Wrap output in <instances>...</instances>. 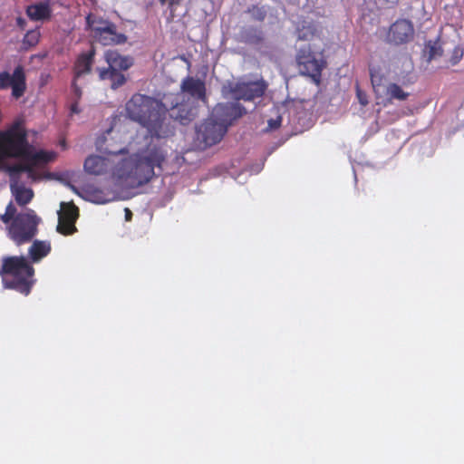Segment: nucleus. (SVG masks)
Listing matches in <instances>:
<instances>
[{"instance_id":"nucleus-38","label":"nucleus","mask_w":464,"mask_h":464,"mask_svg":"<svg viewBox=\"0 0 464 464\" xmlns=\"http://www.w3.org/2000/svg\"><path fill=\"white\" fill-rule=\"evenodd\" d=\"M0 219L4 224L10 225L11 222H13V220L14 219V218L10 216L9 214L4 213L3 215H1Z\"/></svg>"},{"instance_id":"nucleus-20","label":"nucleus","mask_w":464,"mask_h":464,"mask_svg":"<svg viewBox=\"0 0 464 464\" xmlns=\"http://www.w3.org/2000/svg\"><path fill=\"white\" fill-rule=\"evenodd\" d=\"M85 30L89 32L90 36L93 39L98 34L102 32L106 26L110 25L112 22L105 19L95 13H90L85 17Z\"/></svg>"},{"instance_id":"nucleus-4","label":"nucleus","mask_w":464,"mask_h":464,"mask_svg":"<svg viewBox=\"0 0 464 464\" xmlns=\"http://www.w3.org/2000/svg\"><path fill=\"white\" fill-rule=\"evenodd\" d=\"M56 154L54 152L43 150L34 152L28 145L22 157L23 162L7 165L5 167V170L9 177H12L13 179L17 178V174L25 172L29 179L36 181L41 179V175L35 169L44 167L47 163L53 160Z\"/></svg>"},{"instance_id":"nucleus-22","label":"nucleus","mask_w":464,"mask_h":464,"mask_svg":"<svg viewBox=\"0 0 464 464\" xmlns=\"http://www.w3.org/2000/svg\"><path fill=\"white\" fill-rule=\"evenodd\" d=\"M51 252V244L46 241L35 240L29 247V256L34 263L39 262Z\"/></svg>"},{"instance_id":"nucleus-13","label":"nucleus","mask_w":464,"mask_h":464,"mask_svg":"<svg viewBox=\"0 0 464 464\" xmlns=\"http://www.w3.org/2000/svg\"><path fill=\"white\" fill-rule=\"evenodd\" d=\"M92 40L103 46H113L124 44L128 37L124 34L118 32L117 25L112 22L110 25L102 30Z\"/></svg>"},{"instance_id":"nucleus-36","label":"nucleus","mask_w":464,"mask_h":464,"mask_svg":"<svg viewBox=\"0 0 464 464\" xmlns=\"http://www.w3.org/2000/svg\"><path fill=\"white\" fill-rule=\"evenodd\" d=\"M282 119L281 117H277V119H270L268 121V128L270 130H276L280 127Z\"/></svg>"},{"instance_id":"nucleus-30","label":"nucleus","mask_w":464,"mask_h":464,"mask_svg":"<svg viewBox=\"0 0 464 464\" xmlns=\"http://www.w3.org/2000/svg\"><path fill=\"white\" fill-rule=\"evenodd\" d=\"M247 12L251 14L252 18L258 22H263L267 14V11L265 6H259L257 5H252L248 8Z\"/></svg>"},{"instance_id":"nucleus-16","label":"nucleus","mask_w":464,"mask_h":464,"mask_svg":"<svg viewBox=\"0 0 464 464\" xmlns=\"http://www.w3.org/2000/svg\"><path fill=\"white\" fill-rule=\"evenodd\" d=\"M180 89L182 92L188 93L196 100L205 101L207 98L205 82L198 78L187 76L182 80Z\"/></svg>"},{"instance_id":"nucleus-31","label":"nucleus","mask_w":464,"mask_h":464,"mask_svg":"<svg viewBox=\"0 0 464 464\" xmlns=\"http://www.w3.org/2000/svg\"><path fill=\"white\" fill-rule=\"evenodd\" d=\"M86 193L88 194L90 200L94 203L104 204L107 202L102 192L98 189L89 188L86 190Z\"/></svg>"},{"instance_id":"nucleus-6","label":"nucleus","mask_w":464,"mask_h":464,"mask_svg":"<svg viewBox=\"0 0 464 464\" xmlns=\"http://www.w3.org/2000/svg\"><path fill=\"white\" fill-rule=\"evenodd\" d=\"M267 89V84L264 80L257 81H238L228 85V93L238 102L243 100L251 102L261 98Z\"/></svg>"},{"instance_id":"nucleus-1","label":"nucleus","mask_w":464,"mask_h":464,"mask_svg":"<svg viewBox=\"0 0 464 464\" xmlns=\"http://www.w3.org/2000/svg\"><path fill=\"white\" fill-rule=\"evenodd\" d=\"M108 153L116 159L111 162L98 155L89 156L83 164L85 171L92 175H102L111 168L114 181L130 188L148 184L155 176V169H162L168 157L164 148L152 142L135 153H129L127 149Z\"/></svg>"},{"instance_id":"nucleus-3","label":"nucleus","mask_w":464,"mask_h":464,"mask_svg":"<svg viewBox=\"0 0 464 464\" xmlns=\"http://www.w3.org/2000/svg\"><path fill=\"white\" fill-rule=\"evenodd\" d=\"M3 285L28 295L34 283V268L24 256H7L2 258Z\"/></svg>"},{"instance_id":"nucleus-15","label":"nucleus","mask_w":464,"mask_h":464,"mask_svg":"<svg viewBox=\"0 0 464 464\" xmlns=\"http://www.w3.org/2000/svg\"><path fill=\"white\" fill-rule=\"evenodd\" d=\"M96 50L93 46L86 53H80L73 64V77L78 79L92 72L94 63Z\"/></svg>"},{"instance_id":"nucleus-33","label":"nucleus","mask_w":464,"mask_h":464,"mask_svg":"<svg viewBox=\"0 0 464 464\" xmlns=\"http://www.w3.org/2000/svg\"><path fill=\"white\" fill-rule=\"evenodd\" d=\"M356 97L362 106H366L368 104V97L367 94L362 91L359 87L356 88Z\"/></svg>"},{"instance_id":"nucleus-27","label":"nucleus","mask_w":464,"mask_h":464,"mask_svg":"<svg viewBox=\"0 0 464 464\" xmlns=\"http://www.w3.org/2000/svg\"><path fill=\"white\" fill-rule=\"evenodd\" d=\"M41 38V32L39 28L29 30L24 36L22 44L24 50H29L38 44Z\"/></svg>"},{"instance_id":"nucleus-5","label":"nucleus","mask_w":464,"mask_h":464,"mask_svg":"<svg viewBox=\"0 0 464 464\" xmlns=\"http://www.w3.org/2000/svg\"><path fill=\"white\" fill-rule=\"evenodd\" d=\"M38 223L34 210L19 213L8 226V236L18 246L27 243L36 235Z\"/></svg>"},{"instance_id":"nucleus-11","label":"nucleus","mask_w":464,"mask_h":464,"mask_svg":"<svg viewBox=\"0 0 464 464\" xmlns=\"http://www.w3.org/2000/svg\"><path fill=\"white\" fill-rule=\"evenodd\" d=\"M392 66L395 79L402 85L407 86L415 82V78L412 75L413 63L409 54L394 57Z\"/></svg>"},{"instance_id":"nucleus-34","label":"nucleus","mask_w":464,"mask_h":464,"mask_svg":"<svg viewBox=\"0 0 464 464\" xmlns=\"http://www.w3.org/2000/svg\"><path fill=\"white\" fill-rule=\"evenodd\" d=\"M313 34H314V33L311 30L310 26L306 29L305 32H303V30H300V29L297 30V38L299 40H307V39H309V36L313 35Z\"/></svg>"},{"instance_id":"nucleus-19","label":"nucleus","mask_w":464,"mask_h":464,"mask_svg":"<svg viewBox=\"0 0 464 464\" xmlns=\"http://www.w3.org/2000/svg\"><path fill=\"white\" fill-rule=\"evenodd\" d=\"M20 175L21 174H17V178L15 179L10 177V187L17 204L20 206H25L32 200L34 192L31 188H26L23 185L19 184Z\"/></svg>"},{"instance_id":"nucleus-32","label":"nucleus","mask_w":464,"mask_h":464,"mask_svg":"<svg viewBox=\"0 0 464 464\" xmlns=\"http://www.w3.org/2000/svg\"><path fill=\"white\" fill-rule=\"evenodd\" d=\"M463 56V50L460 47H456L453 51V55L450 59L451 64H457Z\"/></svg>"},{"instance_id":"nucleus-14","label":"nucleus","mask_w":464,"mask_h":464,"mask_svg":"<svg viewBox=\"0 0 464 464\" xmlns=\"http://www.w3.org/2000/svg\"><path fill=\"white\" fill-rule=\"evenodd\" d=\"M107 67L112 70L127 71L134 65V59L130 55H122L116 50H107L103 53Z\"/></svg>"},{"instance_id":"nucleus-7","label":"nucleus","mask_w":464,"mask_h":464,"mask_svg":"<svg viewBox=\"0 0 464 464\" xmlns=\"http://www.w3.org/2000/svg\"><path fill=\"white\" fill-rule=\"evenodd\" d=\"M296 63L302 74L311 77L316 84L320 83L324 63L322 59L316 58L309 45L299 49Z\"/></svg>"},{"instance_id":"nucleus-23","label":"nucleus","mask_w":464,"mask_h":464,"mask_svg":"<svg viewBox=\"0 0 464 464\" xmlns=\"http://www.w3.org/2000/svg\"><path fill=\"white\" fill-rule=\"evenodd\" d=\"M240 37L241 42L251 45H258L264 41L263 31L254 26L243 29Z\"/></svg>"},{"instance_id":"nucleus-41","label":"nucleus","mask_w":464,"mask_h":464,"mask_svg":"<svg viewBox=\"0 0 464 464\" xmlns=\"http://www.w3.org/2000/svg\"><path fill=\"white\" fill-rule=\"evenodd\" d=\"M180 0H169V7L172 9L175 5H179Z\"/></svg>"},{"instance_id":"nucleus-24","label":"nucleus","mask_w":464,"mask_h":464,"mask_svg":"<svg viewBox=\"0 0 464 464\" xmlns=\"http://www.w3.org/2000/svg\"><path fill=\"white\" fill-rule=\"evenodd\" d=\"M382 96H384L389 102H392L394 100L403 102L408 99L410 93L404 92L399 84L395 82H390L385 87V91Z\"/></svg>"},{"instance_id":"nucleus-21","label":"nucleus","mask_w":464,"mask_h":464,"mask_svg":"<svg viewBox=\"0 0 464 464\" xmlns=\"http://www.w3.org/2000/svg\"><path fill=\"white\" fill-rule=\"evenodd\" d=\"M27 16L33 21H46L52 16V9L47 3H37L27 6Z\"/></svg>"},{"instance_id":"nucleus-35","label":"nucleus","mask_w":464,"mask_h":464,"mask_svg":"<svg viewBox=\"0 0 464 464\" xmlns=\"http://www.w3.org/2000/svg\"><path fill=\"white\" fill-rule=\"evenodd\" d=\"M76 81H77V79H75L73 77V81L72 83V92H73L76 100H80L82 92L81 88L77 85Z\"/></svg>"},{"instance_id":"nucleus-43","label":"nucleus","mask_w":464,"mask_h":464,"mask_svg":"<svg viewBox=\"0 0 464 464\" xmlns=\"http://www.w3.org/2000/svg\"><path fill=\"white\" fill-rule=\"evenodd\" d=\"M161 5H164L169 0H159Z\"/></svg>"},{"instance_id":"nucleus-40","label":"nucleus","mask_w":464,"mask_h":464,"mask_svg":"<svg viewBox=\"0 0 464 464\" xmlns=\"http://www.w3.org/2000/svg\"><path fill=\"white\" fill-rule=\"evenodd\" d=\"M16 24H17V25H18L21 29H23V30H24V29L25 28V25H26V21H25L24 18H22V17H18V18L16 19Z\"/></svg>"},{"instance_id":"nucleus-39","label":"nucleus","mask_w":464,"mask_h":464,"mask_svg":"<svg viewBox=\"0 0 464 464\" xmlns=\"http://www.w3.org/2000/svg\"><path fill=\"white\" fill-rule=\"evenodd\" d=\"M78 102H79V100H75V102H72V105H71V111L72 113H79L80 112V109L78 107Z\"/></svg>"},{"instance_id":"nucleus-25","label":"nucleus","mask_w":464,"mask_h":464,"mask_svg":"<svg viewBox=\"0 0 464 464\" xmlns=\"http://www.w3.org/2000/svg\"><path fill=\"white\" fill-rule=\"evenodd\" d=\"M79 218V208L73 202H62L61 210L58 212V218L68 220L70 223L75 224Z\"/></svg>"},{"instance_id":"nucleus-44","label":"nucleus","mask_w":464,"mask_h":464,"mask_svg":"<svg viewBox=\"0 0 464 464\" xmlns=\"http://www.w3.org/2000/svg\"><path fill=\"white\" fill-rule=\"evenodd\" d=\"M0 272H2V266L0 267ZM0 276L3 277V274L0 273Z\"/></svg>"},{"instance_id":"nucleus-10","label":"nucleus","mask_w":464,"mask_h":464,"mask_svg":"<svg viewBox=\"0 0 464 464\" xmlns=\"http://www.w3.org/2000/svg\"><path fill=\"white\" fill-rule=\"evenodd\" d=\"M12 88V95L15 99L22 97L26 89V79L23 66L14 68L13 74L8 72H0V90Z\"/></svg>"},{"instance_id":"nucleus-9","label":"nucleus","mask_w":464,"mask_h":464,"mask_svg":"<svg viewBox=\"0 0 464 464\" xmlns=\"http://www.w3.org/2000/svg\"><path fill=\"white\" fill-rule=\"evenodd\" d=\"M246 111L237 102H227L218 103L210 113V116L218 122L222 123L227 127L232 124L234 121L241 118Z\"/></svg>"},{"instance_id":"nucleus-12","label":"nucleus","mask_w":464,"mask_h":464,"mask_svg":"<svg viewBox=\"0 0 464 464\" xmlns=\"http://www.w3.org/2000/svg\"><path fill=\"white\" fill-rule=\"evenodd\" d=\"M414 28L410 20L399 19L390 27L388 39L395 44H406L413 38Z\"/></svg>"},{"instance_id":"nucleus-8","label":"nucleus","mask_w":464,"mask_h":464,"mask_svg":"<svg viewBox=\"0 0 464 464\" xmlns=\"http://www.w3.org/2000/svg\"><path fill=\"white\" fill-rule=\"evenodd\" d=\"M227 131L226 126L218 122L210 115L196 129V139L203 148L218 143Z\"/></svg>"},{"instance_id":"nucleus-37","label":"nucleus","mask_w":464,"mask_h":464,"mask_svg":"<svg viewBox=\"0 0 464 464\" xmlns=\"http://www.w3.org/2000/svg\"><path fill=\"white\" fill-rule=\"evenodd\" d=\"M6 214H9L10 216H12L13 218H15V216L17 215L16 214V208L14 206V204L12 202H10L7 206H6V208H5V212Z\"/></svg>"},{"instance_id":"nucleus-18","label":"nucleus","mask_w":464,"mask_h":464,"mask_svg":"<svg viewBox=\"0 0 464 464\" xmlns=\"http://www.w3.org/2000/svg\"><path fill=\"white\" fill-rule=\"evenodd\" d=\"M96 71L98 72L99 79L101 81L109 80L111 88L113 90H117L127 82V77L123 73L124 71L112 70L105 67H98Z\"/></svg>"},{"instance_id":"nucleus-28","label":"nucleus","mask_w":464,"mask_h":464,"mask_svg":"<svg viewBox=\"0 0 464 464\" xmlns=\"http://www.w3.org/2000/svg\"><path fill=\"white\" fill-rule=\"evenodd\" d=\"M423 52L428 56L429 62L442 54L441 47L438 44L437 42H433L431 40L425 43Z\"/></svg>"},{"instance_id":"nucleus-42","label":"nucleus","mask_w":464,"mask_h":464,"mask_svg":"<svg viewBox=\"0 0 464 464\" xmlns=\"http://www.w3.org/2000/svg\"><path fill=\"white\" fill-rule=\"evenodd\" d=\"M132 213L129 208H125V218L127 221H130L131 219Z\"/></svg>"},{"instance_id":"nucleus-29","label":"nucleus","mask_w":464,"mask_h":464,"mask_svg":"<svg viewBox=\"0 0 464 464\" xmlns=\"http://www.w3.org/2000/svg\"><path fill=\"white\" fill-rule=\"evenodd\" d=\"M75 224L70 223L68 220L59 219L57 225V231L64 236H69L76 232Z\"/></svg>"},{"instance_id":"nucleus-17","label":"nucleus","mask_w":464,"mask_h":464,"mask_svg":"<svg viewBox=\"0 0 464 464\" xmlns=\"http://www.w3.org/2000/svg\"><path fill=\"white\" fill-rule=\"evenodd\" d=\"M197 115L196 107L190 106L188 103L176 102V104L171 108L170 117L180 122L182 125H187L192 121Z\"/></svg>"},{"instance_id":"nucleus-2","label":"nucleus","mask_w":464,"mask_h":464,"mask_svg":"<svg viewBox=\"0 0 464 464\" xmlns=\"http://www.w3.org/2000/svg\"><path fill=\"white\" fill-rule=\"evenodd\" d=\"M125 109L130 119L148 130L151 136L149 143L160 146L159 142L153 141V138H165L171 133L165 122L168 109L162 102L145 94L134 93L126 102Z\"/></svg>"},{"instance_id":"nucleus-26","label":"nucleus","mask_w":464,"mask_h":464,"mask_svg":"<svg viewBox=\"0 0 464 464\" xmlns=\"http://www.w3.org/2000/svg\"><path fill=\"white\" fill-rule=\"evenodd\" d=\"M370 77L376 96L382 97L386 87L383 85L384 76L381 73L380 69L372 67L370 68Z\"/></svg>"}]
</instances>
